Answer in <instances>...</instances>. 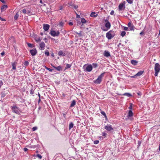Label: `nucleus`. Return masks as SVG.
Here are the masks:
<instances>
[{
	"label": "nucleus",
	"instance_id": "obj_39",
	"mask_svg": "<svg viewBox=\"0 0 160 160\" xmlns=\"http://www.w3.org/2000/svg\"><path fill=\"white\" fill-rule=\"evenodd\" d=\"M37 156L40 159H41L42 158V156L39 154H38L37 155Z\"/></svg>",
	"mask_w": 160,
	"mask_h": 160
},
{
	"label": "nucleus",
	"instance_id": "obj_13",
	"mask_svg": "<svg viewBox=\"0 0 160 160\" xmlns=\"http://www.w3.org/2000/svg\"><path fill=\"white\" fill-rule=\"evenodd\" d=\"M40 47L41 48V50H42L44 49L45 47V44L43 42H41L39 44Z\"/></svg>",
	"mask_w": 160,
	"mask_h": 160
},
{
	"label": "nucleus",
	"instance_id": "obj_17",
	"mask_svg": "<svg viewBox=\"0 0 160 160\" xmlns=\"http://www.w3.org/2000/svg\"><path fill=\"white\" fill-rule=\"evenodd\" d=\"M81 22L82 23V24L83 25L88 22V21L86 20L84 18H81Z\"/></svg>",
	"mask_w": 160,
	"mask_h": 160
},
{
	"label": "nucleus",
	"instance_id": "obj_15",
	"mask_svg": "<svg viewBox=\"0 0 160 160\" xmlns=\"http://www.w3.org/2000/svg\"><path fill=\"white\" fill-rule=\"evenodd\" d=\"M125 6V4L123 3H120L118 6V9L119 11H121L122 10L124 6Z\"/></svg>",
	"mask_w": 160,
	"mask_h": 160
},
{
	"label": "nucleus",
	"instance_id": "obj_56",
	"mask_svg": "<svg viewBox=\"0 0 160 160\" xmlns=\"http://www.w3.org/2000/svg\"><path fill=\"white\" fill-rule=\"evenodd\" d=\"M144 34V32H141L140 33V34L141 35H142L143 34Z\"/></svg>",
	"mask_w": 160,
	"mask_h": 160
},
{
	"label": "nucleus",
	"instance_id": "obj_21",
	"mask_svg": "<svg viewBox=\"0 0 160 160\" xmlns=\"http://www.w3.org/2000/svg\"><path fill=\"white\" fill-rule=\"evenodd\" d=\"M131 62L132 64L135 65L137 64L138 62L135 60H132L131 61Z\"/></svg>",
	"mask_w": 160,
	"mask_h": 160
},
{
	"label": "nucleus",
	"instance_id": "obj_23",
	"mask_svg": "<svg viewBox=\"0 0 160 160\" xmlns=\"http://www.w3.org/2000/svg\"><path fill=\"white\" fill-rule=\"evenodd\" d=\"M76 101L75 100H73L71 104L70 107H74L76 104Z\"/></svg>",
	"mask_w": 160,
	"mask_h": 160
},
{
	"label": "nucleus",
	"instance_id": "obj_50",
	"mask_svg": "<svg viewBox=\"0 0 160 160\" xmlns=\"http://www.w3.org/2000/svg\"><path fill=\"white\" fill-rule=\"evenodd\" d=\"M36 41L37 42H39L41 41V40L39 38L38 39L36 40Z\"/></svg>",
	"mask_w": 160,
	"mask_h": 160
},
{
	"label": "nucleus",
	"instance_id": "obj_14",
	"mask_svg": "<svg viewBox=\"0 0 160 160\" xmlns=\"http://www.w3.org/2000/svg\"><path fill=\"white\" fill-rule=\"evenodd\" d=\"M58 54L59 56H65L66 55V54L64 52V53H63L62 52V50H60L58 52Z\"/></svg>",
	"mask_w": 160,
	"mask_h": 160
},
{
	"label": "nucleus",
	"instance_id": "obj_54",
	"mask_svg": "<svg viewBox=\"0 0 160 160\" xmlns=\"http://www.w3.org/2000/svg\"><path fill=\"white\" fill-rule=\"evenodd\" d=\"M0 19L2 21H5V19H3V18H2L1 17H0Z\"/></svg>",
	"mask_w": 160,
	"mask_h": 160
},
{
	"label": "nucleus",
	"instance_id": "obj_62",
	"mask_svg": "<svg viewBox=\"0 0 160 160\" xmlns=\"http://www.w3.org/2000/svg\"><path fill=\"white\" fill-rule=\"evenodd\" d=\"M40 2L41 3H42V0H40Z\"/></svg>",
	"mask_w": 160,
	"mask_h": 160
},
{
	"label": "nucleus",
	"instance_id": "obj_31",
	"mask_svg": "<svg viewBox=\"0 0 160 160\" xmlns=\"http://www.w3.org/2000/svg\"><path fill=\"white\" fill-rule=\"evenodd\" d=\"M102 135L105 138L106 137L107 134L105 132H102Z\"/></svg>",
	"mask_w": 160,
	"mask_h": 160
},
{
	"label": "nucleus",
	"instance_id": "obj_60",
	"mask_svg": "<svg viewBox=\"0 0 160 160\" xmlns=\"http://www.w3.org/2000/svg\"><path fill=\"white\" fill-rule=\"evenodd\" d=\"M38 96L39 97V98H40V96H40V94H39V93H38Z\"/></svg>",
	"mask_w": 160,
	"mask_h": 160
},
{
	"label": "nucleus",
	"instance_id": "obj_57",
	"mask_svg": "<svg viewBox=\"0 0 160 160\" xmlns=\"http://www.w3.org/2000/svg\"><path fill=\"white\" fill-rule=\"evenodd\" d=\"M24 151H25V152H26V151H27V150H28V149L27 148H24Z\"/></svg>",
	"mask_w": 160,
	"mask_h": 160
},
{
	"label": "nucleus",
	"instance_id": "obj_45",
	"mask_svg": "<svg viewBox=\"0 0 160 160\" xmlns=\"http://www.w3.org/2000/svg\"><path fill=\"white\" fill-rule=\"evenodd\" d=\"M3 83L2 81H0V88L3 85Z\"/></svg>",
	"mask_w": 160,
	"mask_h": 160
},
{
	"label": "nucleus",
	"instance_id": "obj_34",
	"mask_svg": "<svg viewBox=\"0 0 160 160\" xmlns=\"http://www.w3.org/2000/svg\"><path fill=\"white\" fill-rule=\"evenodd\" d=\"M64 23L63 22H61L58 24L60 26L62 27L64 25Z\"/></svg>",
	"mask_w": 160,
	"mask_h": 160
},
{
	"label": "nucleus",
	"instance_id": "obj_11",
	"mask_svg": "<svg viewBox=\"0 0 160 160\" xmlns=\"http://www.w3.org/2000/svg\"><path fill=\"white\" fill-rule=\"evenodd\" d=\"M43 28L45 31H48L50 28V25L48 24H43Z\"/></svg>",
	"mask_w": 160,
	"mask_h": 160
},
{
	"label": "nucleus",
	"instance_id": "obj_20",
	"mask_svg": "<svg viewBox=\"0 0 160 160\" xmlns=\"http://www.w3.org/2000/svg\"><path fill=\"white\" fill-rule=\"evenodd\" d=\"M53 67L55 69L58 71L61 70L62 69V67L60 66H58V67L53 66Z\"/></svg>",
	"mask_w": 160,
	"mask_h": 160
},
{
	"label": "nucleus",
	"instance_id": "obj_1",
	"mask_svg": "<svg viewBox=\"0 0 160 160\" xmlns=\"http://www.w3.org/2000/svg\"><path fill=\"white\" fill-rule=\"evenodd\" d=\"M155 74V77H157L160 71V65L158 63H156L154 66Z\"/></svg>",
	"mask_w": 160,
	"mask_h": 160
},
{
	"label": "nucleus",
	"instance_id": "obj_53",
	"mask_svg": "<svg viewBox=\"0 0 160 160\" xmlns=\"http://www.w3.org/2000/svg\"><path fill=\"white\" fill-rule=\"evenodd\" d=\"M1 54L2 56H3L4 55L5 53L4 52H3L2 53H1Z\"/></svg>",
	"mask_w": 160,
	"mask_h": 160
},
{
	"label": "nucleus",
	"instance_id": "obj_10",
	"mask_svg": "<svg viewBox=\"0 0 160 160\" xmlns=\"http://www.w3.org/2000/svg\"><path fill=\"white\" fill-rule=\"evenodd\" d=\"M128 27L130 28V30L131 31H134V26L131 22H130L128 24Z\"/></svg>",
	"mask_w": 160,
	"mask_h": 160
},
{
	"label": "nucleus",
	"instance_id": "obj_25",
	"mask_svg": "<svg viewBox=\"0 0 160 160\" xmlns=\"http://www.w3.org/2000/svg\"><path fill=\"white\" fill-rule=\"evenodd\" d=\"M128 116L129 117H132L133 116V113L132 111L131 110H129L128 113Z\"/></svg>",
	"mask_w": 160,
	"mask_h": 160
},
{
	"label": "nucleus",
	"instance_id": "obj_46",
	"mask_svg": "<svg viewBox=\"0 0 160 160\" xmlns=\"http://www.w3.org/2000/svg\"><path fill=\"white\" fill-rule=\"evenodd\" d=\"M130 106L129 107V108L131 109L132 108V104L131 103H130Z\"/></svg>",
	"mask_w": 160,
	"mask_h": 160
},
{
	"label": "nucleus",
	"instance_id": "obj_9",
	"mask_svg": "<svg viewBox=\"0 0 160 160\" xmlns=\"http://www.w3.org/2000/svg\"><path fill=\"white\" fill-rule=\"evenodd\" d=\"M92 69V67L91 64L88 65L86 68V71L88 72H91Z\"/></svg>",
	"mask_w": 160,
	"mask_h": 160
},
{
	"label": "nucleus",
	"instance_id": "obj_27",
	"mask_svg": "<svg viewBox=\"0 0 160 160\" xmlns=\"http://www.w3.org/2000/svg\"><path fill=\"white\" fill-rule=\"evenodd\" d=\"M71 66V64H66V66L65 69H67L70 68Z\"/></svg>",
	"mask_w": 160,
	"mask_h": 160
},
{
	"label": "nucleus",
	"instance_id": "obj_26",
	"mask_svg": "<svg viewBox=\"0 0 160 160\" xmlns=\"http://www.w3.org/2000/svg\"><path fill=\"white\" fill-rule=\"evenodd\" d=\"M27 44L28 45V46L29 47L32 48L34 47V46L30 43L27 42Z\"/></svg>",
	"mask_w": 160,
	"mask_h": 160
},
{
	"label": "nucleus",
	"instance_id": "obj_3",
	"mask_svg": "<svg viewBox=\"0 0 160 160\" xmlns=\"http://www.w3.org/2000/svg\"><path fill=\"white\" fill-rule=\"evenodd\" d=\"M105 73V72H103L101 74L97 79L93 81V82L95 84H100L102 81V78L104 77Z\"/></svg>",
	"mask_w": 160,
	"mask_h": 160
},
{
	"label": "nucleus",
	"instance_id": "obj_32",
	"mask_svg": "<svg viewBox=\"0 0 160 160\" xmlns=\"http://www.w3.org/2000/svg\"><path fill=\"white\" fill-rule=\"evenodd\" d=\"M19 16V15L17 13L15 15L14 17V19L15 20H16L18 19V17Z\"/></svg>",
	"mask_w": 160,
	"mask_h": 160
},
{
	"label": "nucleus",
	"instance_id": "obj_28",
	"mask_svg": "<svg viewBox=\"0 0 160 160\" xmlns=\"http://www.w3.org/2000/svg\"><path fill=\"white\" fill-rule=\"evenodd\" d=\"M123 95L124 96H127L128 97L132 96V95L130 93H125L123 94Z\"/></svg>",
	"mask_w": 160,
	"mask_h": 160
},
{
	"label": "nucleus",
	"instance_id": "obj_29",
	"mask_svg": "<svg viewBox=\"0 0 160 160\" xmlns=\"http://www.w3.org/2000/svg\"><path fill=\"white\" fill-rule=\"evenodd\" d=\"M29 8H27V14L29 15H31V10H29V9H28Z\"/></svg>",
	"mask_w": 160,
	"mask_h": 160
},
{
	"label": "nucleus",
	"instance_id": "obj_47",
	"mask_svg": "<svg viewBox=\"0 0 160 160\" xmlns=\"http://www.w3.org/2000/svg\"><path fill=\"white\" fill-rule=\"evenodd\" d=\"M114 11H113V10H112V11H111V12H110V14H111V15H113V14H114Z\"/></svg>",
	"mask_w": 160,
	"mask_h": 160
},
{
	"label": "nucleus",
	"instance_id": "obj_24",
	"mask_svg": "<svg viewBox=\"0 0 160 160\" xmlns=\"http://www.w3.org/2000/svg\"><path fill=\"white\" fill-rule=\"evenodd\" d=\"M74 124L72 122H71L69 124V129L70 130L73 127Z\"/></svg>",
	"mask_w": 160,
	"mask_h": 160
},
{
	"label": "nucleus",
	"instance_id": "obj_38",
	"mask_svg": "<svg viewBox=\"0 0 160 160\" xmlns=\"http://www.w3.org/2000/svg\"><path fill=\"white\" fill-rule=\"evenodd\" d=\"M24 64L26 66H28L29 64V62L28 61H26L24 62Z\"/></svg>",
	"mask_w": 160,
	"mask_h": 160
},
{
	"label": "nucleus",
	"instance_id": "obj_64",
	"mask_svg": "<svg viewBox=\"0 0 160 160\" xmlns=\"http://www.w3.org/2000/svg\"><path fill=\"white\" fill-rule=\"evenodd\" d=\"M158 35H160V31H159V34H158Z\"/></svg>",
	"mask_w": 160,
	"mask_h": 160
},
{
	"label": "nucleus",
	"instance_id": "obj_4",
	"mask_svg": "<svg viewBox=\"0 0 160 160\" xmlns=\"http://www.w3.org/2000/svg\"><path fill=\"white\" fill-rule=\"evenodd\" d=\"M105 26L107 28V29H105L102 28V30L104 31H106L110 28L111 27V24L107 20H105Z\"/></svg>",
	"mask_w": 160,
	"mask_h": 160
},
{
	"label": "nucleus",
	"instance_id": "obj_51",
	"mask_svg": "<svg viewBox=\"0 0 160 160\" xmlns=\"http://www.w3.org/2000/svg\"><path fill=\"white\" fill-rule=\"evenodd\" d=\"M47 70H48L50 72H52V69H51L50 68H47Z\"/></svg>",
	"mask_w": 160,
	"mask_h": 160
},
{
	"label": "nucleus",
	"instance_id": "obj_5",
	"mask_svg": "<svg viewBox=\"0 0 160 160\" xmlns=\"http://www.w3.org/2000/svg\"><path fill=\"white\" fill-rule=\"evenodd\" d=\"M50 35L53 37L58 36L60 32L59 31L56 32L54 30H51L50 32Z\"/></svg>",
	"mask_w": 160,
	"mask_h": 160
},
{
	"label": "nucleus",
	"instance_id": "obj_33",
	"mask_svg": "<svg viewBox=\"0 0 160 160\" xmlns=\"http://www.w3.org/2000/svg\"><path fill=\"white\" fill-rule=\"evenodd\" d=\"M22 12L24 14H26L27 12V8L26 9H24L22 10Z\"/></svg>",
	"mask_w": 160,
	"mask_h": 160
},
{
	"label": "nucleus",
	"instance_id": "obj_35",
	"mask_svg": "<svg viewBox=\"0 0 160 160\" xmlns=\"http://www.w3.org/2000/svg\"><path fill=\"white\" fill-rule=\"evenodd\" d=\"M45 54L48 56L49 55V53L48 51H47L45 52Z\"/></svg>",
	"mask_w": 160,
	"mask_h": 160
},
{
	"label": "nucleus",
	"instance_id": "obj_48",
	"mask_svg": "<svg viewBox=\"0 0 160 160\" xmlns=\"http://www.w3.org/2000/svg\"><path fill=\"white\" fill-rule=\"evenodd\" d=\"M124 30L126 31H128V28L127 27H125L124 28Z\"/></svg>",
	"mask_w": 160,
	"mask_h": 160
},
{
	"label": "nucleus",
	"instance_id": "obj_52",
	"mask_svg": "<svg viewBox=\"0 0 160 160\" xmlns=\"http://www.w3.org/2000/svg\"><path fill=\"white\" fill-rule=\"evenodd\" d=\"M76 14H77V15H76V18H80V15H79L78 14H77V13H76Z\"/></svg>",
	"mask_w": 160,
	"mask_h": 160
},
{
	"label": "nucleus",
	"instance_id": "obj_22",
	"mask_svg": "<svg viewBox=\"0 0 160 160\" xmlns=\"http://www.w3.org/2000/svg\"><path fill=\"white\" fill-rule=\"evenodd\" d=\"M7 6L6 5H3L1 8V11H4L6 10L7 9Z\"/></svg>",
	"mask_w": 160,
	"mask_h": 160
},
{
	"label": "nucleus",
	"instance_id": "obj_42",
	"mask_svg": "<svg viewBox=\"0 0 160 160\" xmlns=\"http://www.w3.org/2000/svg\"><path fill=\"white\" fill-rule=\"evenodd\" d=\"M101 113L103 115V116H104L105 117H106V116L105 114V113L104 111H101Z\"/></svg>",
	"mask_w": 160,
	"mask_h": 160
},
{
	"label": "nucleus",
	"instance_id": "obj_55",
	"mask_svg": "<svg viewBox=\"0 0 160 160\" xmlns=\"http://www.w3.org/2000/svg\"><path fill=\"white\" fill-rule=\"evenodd\" d=\"M0 1L3 3H5V2L4 0H0Z\"/></svg>",
	"mask_w": 160,
	"mask_h": 160
},
{
	"label": "nucleus",
	"instance_id": "obj_18",
	"mask_svg": "<svg viewBox=\"0 0 160 160\" xmlns=\"http://www.w3.org/2000/svg\"><path fill=\"white\" fill-rule=\"evenodd\" d=\"M90 16L92 17H95L97 16L98 14L95 12H93L91 13Z\"/></svg>",
	"mask_w": 160,
	"mask_h": 160
},
{
	"label": "nucleus",
	"instance_id": "obj_43",
	"mask_svg": "<svg viewBox=\"0 0 160 160\" xmlns=\"http://www.w3.org/2000/svg\"><path fill=\"white\" fill-rule=\"evenodd\" d=\"M37 129V128L36 127H34L32 128V130L33 131H35Z\"/></svg>",
	"mask_w": 160,
	"mask_h": 160
},
{
	"label": "nucleus",
	"instance_id": "obj_44",
	"mask_svg": "<svg viewBox=\"0 0 160 160\" xmlns=\"http://www.w3.org/2000/svg\"><path fill=\"white\" fill-rule=\"evenodd\" d=\"M99 142L98 140H95L94 141V143L95 144H97Z\"/></svg>",
	"mask_w": 160,
	"mask_h": 160
},
{
	"label": "nucleus",
	"instance_id": "obj_41",
	"mask_svg": "<svg viewBox=\"0 0 160 160\" xmlns=\"http://www.w3.org/2000/svg\"><path fill=\"white\" fill-rule=\"evenodd\" d=\"M30 93L32 95L34 93V91L32 89H31L30 91Z\"/></svg>",
	"mask_w": 160,
	"mask_h": 160
},
{
	"label": "nucleus",
	"instance_id": "obj_16",
	"mask_svg": "<svg viewBox=\"0 0 160 160\" xmlns=\"http://www.w3.org/2000/svg\"><path fill=\"white\" fill-rule=\"evenodd\" d=\"M17 62H14L12 63V69L14 70H16V66L17 65Z\"/></svg>",
	"mask_w": 160,
	"mask_h": 160
},
{
	"label": "nucleus",
	"instance_id": "obj_30",
	"mask_svg": "<svg viewBox=\"0 0 160 160\" xmlns=\"http://www.w3.org/2000/svg\"><path fill=\"white\" fill-rule=\"evenodd\" d=\"M126 32L125 31H122L121 33V35L122 37H124L126 34Z\"/></svg>",
	"mask_w": 160,
	"mask_h": 160
},
{
	"label": "nucleus",
	"instance_id": "obj_12",
	"mask_svg": "<svg viewBox=\"0 0 160 160\" xmlns=\"http://www.w3.org/2000/svg\"><path fill=\"white\" fill-rule=\"evenodd\" d=\"M103 55L104 56L106 57H108L111 56L110 52H109L108 51L106 50L104 51Z\"/></svg>",
	"mask_w": 160,
	"mask_h": 160
},
{
	"label": "nucleus",
	"instance_id": "obj_7",
	"mask_svg": "<svg viewBox=\"0 0 160 160\" xmlns=\"http://www.w3.org/2000/svg\"><path fill=\"white\" fill-rule=\"evenodd\" d=\"M104 128L107 131H111L113 130L112 125H107L105 126Z\"/></svg>",
	"mask_w": 160,
	"mask_h": 160
},
{
	"label": "nucleus",
	"instance_id": "obj_8",
	"mask_svg": "<svg viewBox=\"0 0 160 160\" xmlns=\"http://www.w3.org/2000/svg\"><path fill=\"white\" fill-rule=\"evenodd\" d=\"M30 52L32 56H35L37 53V51L36 48H33L30 50Z\"/></svg>",
	"mask_w": 160,
	"mask_h": 160
},
{
	"label": "nucleus",
	"instance_id": "obj_58",
	"mask_svg": "<svg viewBox=\"0 0 160 160\" xmlns=\"http://www.w3.org/2000/svg\"><path fill=\"white\" fill-rule=\"evenodd\" d=\"M78 8V6H74V8L76 9H77Z\"/></svg>",
	"mask_w": 160,
	"mask_h": 160
},
{
	"label": "nucleus",
	"instance_id": "obj_49",
	"mask_svg": "<svg viewBox=\"0 0 160 160\" xmlns=\"http://www.w3.org/2000/svg\"><path fill=\"white\" fill-rule=\"evenodd\" d=\"M68 24L70 26H72L73 25V23L72 22H70L68 23Z\"/></svg>",
	"mask_w": 160,
	"mask_h": 160
},
{
	"label": "nucleus",
	"instance_id": "obj_2",
	"mask_svg": "<svg viewBox=\"0 0 160 160\" xmlns=\"http://www.w3.org/2000/svg\"><path fill=\"white\" fill-rule=\"evenodd\" d=\"M114 32L112 30H110L106 34V37L108 39H110L115 36Z\"/></svg>",
	"mask_w": 160,
	"mask_h": 160
},
{
	"label": "nucleus",
	"instance_id": "obj_61",
	"mask_svg": "<svg viewBox=\"0 0 160 160\" xmlns=\"http://www.w3.org/2000/svg\"><path fill=\"white\" fill-rule=\"evenodd\" d=\"M136 76V75H135V76H132L131 77H132V78H135V77Z\"/></svg>",
	"mask_w": 160,
	"mask_h": 160
},
{
	"label": "nucleus",
	"instance_id": "obj_40",
	"mask_svg": "<svg viewBox=\"0 0 160 160\" xmlns=\"http://www.w3.org/2000/svg\"><path fill=\"white\" fill-rule=\"evenodd\" d=\"M82 31H80L78 33V32H76V33L77 34L79 37H80L82 36L81 33Z\"/></svg>",
	"mask_w": 160,
	"mask_h": 160
},
{
	"label": "nucleus",
	"instance_id": "obj_19",
	"mask_svg": "<svg viewBox=\"0 0 160 160\" xmlns=\"http://www.w3.org/2000/svg\"><path fill=\"white\" fill-rule=\"evenodd\" d=\"M143 71H140L138 72L136 74V76H139L141 75L143 73Z\"/></svg>",
	"mask_w": 160,
	"mask_h": 160
},
{
	"label": "nucleus",
	"instance_id": "obj_36",
	"mask_svg": "<svg viewBox=\"0 0 160 160\" xmlns=\"http://www.w3.org/2000/svg\"><path fill=\"white\" fill-rule=\"evenodd\" d=\"M127 2L130 3V4H132L133 2V0H126Z\"/></svg>",
	"mask_w": 160,
	"mask_h": 160
},
{
	"label": "nucleus",
	"instance_id": "obj_37",
	"mask_svg": "<svg viewBox=\"0 0 160 160\" xmlns=\"http://www.w3.org/2000/svg\"><path fill=\"white\" fill-rule=\"evenodd\" d=\"M92 64L93 67L94 68H96L97 67V66H98V65L97 63H93Z\"/></svg>",
	"mask_w": 160,
	"mask_h": 160
},
{
	"label": "nucleus",
	"instance_id": "obj_59",
	"mask_svg": "<svg viewBox=\"0 0 160 160\" xmlns=\"http://www.w3.org/2000/svg\"><path fill=\"white\" fill-rule=\"evenodd\" d=\"M40 101H41L40 98H39V99H38V103H39L40 102Z\"/></svg>",
	"mask_w": 160,
	"mask_h": 160
},
{
	"label": "nucleus",
	"instance_id": "obj_6",
	"mask_svg": "<svg viewBox=\"0 0 160 160\" xmlns=\"http://www.w3.org/2000/svg\"><path fill=\"white\" fill-rule=\"evenodd\" d=\"M12 110V111L16 113H19V108L18 107H17L16 106H11V107Z\"/></svg>",
	"mask_w": 160,
	"mask_h": 160
},
{
	"label": "nucleus",
	"instance_id": "obj_63",
	"mask_svg": "<svg viewBox=\"0 0 160 160\" xmlns=\"http://www.w3.org/2000/svg\"><path fill=\"white\" fill-rule=\"evenodd\" d=\"M45 68L47 70V68H48L46 66H45Z\"/></svg>",
	"mask_w": 160,
	"mask_h": 160
}]
</instances>
